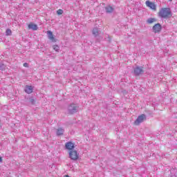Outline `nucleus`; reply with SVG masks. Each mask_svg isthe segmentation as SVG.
I'll use <instances>...</instances> for the list:
<instances>
[{"mask_svg": "<svg viewBox=\"0 0 177 177\" xmlns=\"http://www.w3.org/2000/svg\"><path fill=\"white\" fill-rule=\"evenodd\" d=\"M158 16L162 19H171L172 17V11L169 8H161L158 12Z\"/></svg>", "mask_w": 177, "mask_h": 177, "instance_id": "nucleus-1", "label": "nucleus"}, {"mask_svg": "<svg viewBox=\"0 0 177 177\" xmlns=\"http://www.w3.org/2000/svg\"><path fill=\"white\" fill-rule=\"evenodd\" d=\"M80 109V106L77 104L72 103L69 104L67 107V113L70 115H73V114L77 113Z\"/></svg>", "mask_w": 177, "mask_h": 177, "instance_id": "nucleus-2", "label": "nucleus"}, {"mask_svg": "<svg viewBox=\"0 0 177 177\" xmlns=\"http://www.w3.org/2000/svg\"><path fill=\"white\" fill-rule=\"evenodd\" d=\"M80 154L76 150H72L69 151V158L73 160V161H77L78 160Z\"/></svg>", "mask_w": 177, "mask_h": 177, "instance_id": "nucleus-3", "label": "nucleus"}, {"mask_svg": "<svg viewBox=\"0 0 177 177\" xmlns=\"http://www.w3.org/2000/svg\"><path fill=\"white\" fill-rule=\"evenodd\" d=\"M145 120H146V115L142 114V115H139L137 118V119L135 120L134 124L135 125H140V124H142V122H143V121Z\"/></svg>", "mask_w": 177, "mask_h": 177, "instance_id": "nucleus-4", "label": "nucleus"}, {"mask_svg": "<svg viewBox=\"0 0 177 177\" xmlns=\"http://www.w3.org/2000/svg\"><path fill=\"white\" fill-rule=\"evenodd\" d=\"M133 73H134V75L139 76V75H141V74H143V73H145V71H143V67L137 66L133 68Z\"/></svg>", "mask_w": 177, "mask_h": 177, "instance_id": "nucleus-5", "label": "nucleus"}, {"mask_svg": "<svg viewBox=\"0 0 177 177\" xmlns=\"http://www.w3.org/2000/svg\"><path fill=\"white\" fill-rule=\"evenodd\" d=\"M161 30H162V27L161 26L160 24H156L152 28V31L155 34H158L159 32H161Z\"/></svg>", "mask_w": 177, "mask_h": 177, "instance_id": "nucleus-6", "label": "nucleus"}, {"mask_svg": "<svg viewBox=\"0 0 177 177\" xmlns=\"http://www.w3.org/2000/svg\"><path fill=\"white\" fill-rule=\"evenodd\" d=\"M145 4L148 8H150V9H152V10H155V11L157 10V6H156L154 3L147 1L145 2Z\"/></svg>", "mask_w": 177, "mask_h": 177, "instance_id": "nucleus-7", "label": "nucleus"}, {"mask_svg": "<svg viewBox=\"0 0 177 177\" xmlns=\"http://www.w3.org/2000/svg\"><path fill=\"white\" fill-rule=\"evenodd\" d=\"M74 143H73L72 142H67L65 144V148L66 149V150H70L71 151L74 150Z\"/></svg>", "mask_w": 177, "mask_h": 177, "instance_id": "nucleus-8", "label": "nucleus"}, {"mask_svg": "<svg viewBox=\"0 0 177 177\" xmlns=\"http://www.w3.org/2000/svg\"><path fill=\"white\" fill-rule=\"evenodd\" d=\"M47 34L48 39H50V41H52V42H56V39L55 38V36H53V33L52 32V31L48 30L47 32Z\"/></svg>", "mask_w": 177, "mask_h": 177, "instance_id": "nucleus-9", "label": "nucleus"}, {"mask_svg": "<svg viewBox=\"0 0 177 177\" xmlns=\"http://www.w3.org/2000/svg\"><path fill=\"white\" fill-rule=\"evenodd\" d=\"M28 28L29 30H33V31H37V30H38V26H37V24L30 23L28 24Z\"/></svg>", "mask_w": 177, "mask_h": 177, "instance_id": "nucleus-10", "label": "nucleus"}, {"mask_svg": "<svg viewBox=\"0 0 177 177\" xmlns=\"http://www.w3.org/2000/svg\"><path fill=\"white\" fill-rule=\"evenodd\" d=\"M33 88L32 86H26L25 87V92L30 95V93H32Z\"/></svg>", "mask_w": 177, "mask_h": 177, "instance_id": "nucleus-11", "label": "nucleus"}, {"mask_svg": "<svg viewBox=\"0 0 177 177\" xmlns=\"http://www.w3.org/2000/svg\"><path fill=\"white\" fill-rule=\"evenodd\" d=\"M57 136H62V135L64 134V129L63 127H59L57 129L56 131Z\"/></svg>", "mask_w": 177, "mask_h": 177, "instance_id": "nucleus-12", "label": "nucleus"}, {"mask_svg": "<svg viewBox=\"0 0 177 177\" xmlns=\"http://www.w3.org/2000/svg\"><path fill=\"white\" fill-rule=\"evenodd\" d=\"M92 34L94 37H97V35L100 34V30H99V28L95 27L93 29Z\"/></svg>", "mask_w": 177, "mask_h": 177, "instance_id": "nucleus-13", "label": "nucleus"}, {"mask_svg": "<svg viewBox=\"0 0 177 177\" xmlns=\"http://www.w3.org/2000/svg\"><path fill=\"white\" fill-rule=\"evenodd\" d=\"M105 10L106 12V13H112V12H113L114 8H113V7L108 6L105 8Z\"/></svg>", "mask_w": 177, "mask_h": 177, "instance_id": "nucleus-14", "label": "nucleus"}, {"mask_svg": "<svg viewBox=\"0 0 177 177\" xmlns=\"http://www.w3.org/2000/svg\"><path fill=\"white\" fill-rule=\"evenodd\" d=\"M156 21H157V19L155 18H149L147 20V24H153V23H155Z\"/></svg>", "mask_w": 177, "mask_h": 177, "instance_id": "nucleus-15", "label": "nucleus"}, {"mask_svg": "<svg viewBox=\"0 0 177 177\" xmlns=\"http://www.w3.org/2000/svg\"><path fill=\"white\" fill-rule=\"evenodd\" d=\"M6 68V65L3 64L2 62H0V70L3 71Z\"/></svg>", "mask_w": 177, "mask_h": 177, "instance_id": "nucleus-16", "label": "nucleus"}, {"mask_svg": "<svg viewBox=\"0 0 177 177\" xmlns=\"http://www.w3.org/2000/svg\"><path fill=\"white\" fill-rule=\"evenodd\" d=\"M53 49H54L55 52H59V50H60V48L57 45H54L53 46Z\"/></svg>", "mask_w": 177, "mask_h": 177, "instance_id": "nucleus-17", "label": "nucleus"}, {"mask_svg": "<svg viewBox=\"0 0 177 177\" xmlns=\"http://www.w3.org/2000/svg\"><path fill=\"white\" fill-rule=\"evenodd\" d=\"M29 103L30 104H35V100L32 97L29 98Z\"/></svg>", "mask_w": 177, "mask_h": 177, "instance_id": "nucleus-18", "label": "nucleus"}, {"mask_svg": "<svg viewBox=\"0 0 177 177\" xmlns=\"http://www.w3.org/2000/svg\"><path fill=\"white\" fill-rule=\"evenodd\" d=\"M6 35H12V30L7 29L6 31Z\"/></svg>", "mask_w": 177, "mask_h": 177, "instance_id": "nucleus-19", "label": "nucleus"}, {"mask_svg": "<svg viewBox=\"0 0 177 177\" xmlns=\"http://www.w3.org/2000/svg\"><path fill=\"white\" fill-rule=\"evenodd\" d=\"M57 15H63V10H57Z\"/></svg>", "mask_w": 177, "mask_h": 177, "instance_id": "nucleus-20", "label": "nucleus"}, {"mask_svg": "<svg viewBox=\"0 0 177 177\" xmlns=\"http://www.w3.org/2000/svg\"><path fill=\"white\" fill-rule=\"evenodd\" d=\"M24 67H28V64L27 62L24 63Z\"/></svg>", "mask_w": 177, "mask_h": 177, "instance_id": "nucleus-21", "label": "nucleus"}, {"mask_svg": "<svg viewBox=\"0 0 177 177\" xmlns=\"http://www.w3.org/2000/svg\"><path fill=\"white\" fill-rule=\"evenodd\" d=\"M0 162H2V158L0 156Z\"/></svg>", "mask_w": 177, "mask_h": 177, "instance_id": "nucleus-22", "label": "nucleus"}, {"mask_svg": "<svg viewBox=\"0 0 177 177\" xmlns=\"http://www.w3.org/2000/svg\"><path fill=\"white\" fill-rule=\"evenodd\" d=\"M64 177H70V176H68V175H65V176H64Z\"/></svg>", "mask_w": 177, "mask_h": 177, "instance_id": "nucleus-23", "label": "nucleus"}, {"mask_svg": "<svg viewBox=\"0 0 177 177\" xmlns=\"http://www.w3.org/2000/svg\"><path fill=\"white\" fill-rule=\"evenodd\" d=\"M0 127H1V123H0Z\"/></svg>", "mask_w": 177, "mask_h": 177, "instance_id": "nucleus-24", "label": "nucleus"}]
</instances>
